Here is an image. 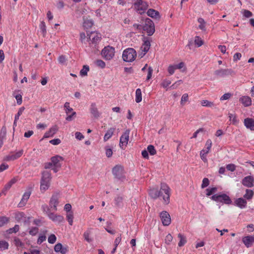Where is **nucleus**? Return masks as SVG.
Listing matches in <instances>:
<instances>
[{"mask_svg":"<svg viewBox=\"0 0 254 254\" xmlns=\"http://www.w3.org/2000/svg\"><path fill=\"white\" fill-rule=\"evenodd\" d=\"M25 108L23 107H21L18 111L17 114L15 116V121H17L19 120V117L22 114Z\"/></svg>","mask_w":254,"mask_h":254,"instance_id":"obj_58","label":"nucleus"},{"mask_svg":"<svg viewBox=\"0 0 254 254\" xmlns=\"http://www.w3.org/2000/svg\"><path fill=\"white\" fill-rule=\"evenodd\" d=\"M13 243L15 246L17 247H22L24 246V243L20 239L17 237H15L14 238Z\"/></svg>","mask_w":254,"mask_h":254,"instance_id":"obj_42","label":"nucleus"},{"mask_svg":"<svg viewBox=\"0 0 254 254\" xmlns=\"http://www.w3.org/2000/svg\"><path fill=\"white\" fill-rule=\"evenodd\" d=\"M39 27H40V29L41 30V32H42L43 35L44 36L45 35L47 31H46V24H45V22L43 21H42L40 22Z\"/></svg>","mask_w":254,"mask_h":254,"instance_id":"obj_46","label":"nucleus"},{"mask_svg":"<svg viewBox=\"0 0 254 254\" xmlns=\"http://www.w3.org/2000/svg\"><path fill=\"white\" fill-rule=\"evenodd\" d=\"M242 13L243 16L246 18H249L253 15L252 12L248 10H244Z\"/></svg>","mask_w":254,"mask_h":254,"instance_id":"obj_63","label":"nucleus"},{"mask_svg":"<svg viewBox=\"0 0 254 254\" xmlns=\"http://www.w3.org/2000/svg\"><path fill=\"white\" fill-rule=\"evenodd\" d=\"M115 130V128L111 127L107 130L104 136V141L105 142L108 140L113 136Z\"/></svg>","mask_w":254,"mask_h":254,"instance_id":"obj_25","label":"nucleus"},{"mask_svg":"<svg viewBox=\"0 0 254 254\" xmlns=\"http://www.w3.org/2000/svg\"><path fill=\"white\" fill-rule=\"evenodd\" d=\"M112 173L114 177L119 180L123 181L126 179L125 170L123 166L116 165L112 170Z\"/></svg>","mask_w":254,"mask_h":254,"instance_id":"obj_6","label":"nucleus"},{"mask_svg":"<svg viewBox=\"0 0 254 254\" xmlns=\"http://www.w3.org/2000/svg\"><path fill=\"white\" fill-rule=\"evenodd\" d=\"M232 96L231 93H226L223 94L220 98V101H224L229 99Z\"/></svg>","mask_w":254,"mask_h":254,"instance_id":"obj_51","label":"nucleus"},{"mask_svg":"<svg viewBox=\"0 0 254 254\" xmlns=\"http://www.w3.org/2000/svg\"><path fill=\"white\" fill-rule=\"evenodd\" d=\"M130 130H126L120 137L119 145L120 147L124 149L127 146L129 140Z\"/></svg>","mask_w":254,"mask_h":254,"instance_id":"obj_10","label":"nucleus"},{"mask_svg":"<svg viewBox=\"0 0 254 254\" xmlns=\"http://www.w3.org/2000/svg\"><path fill=\"white\" fill-rule=\"evenodd\" d=\"M189 101V96L187 93L184 94L181 98V105L182 106H184L186 103Z\"/></svg>","mask_w":254,"mask_h":254,"instance_id":"obj_43","label":"nucleus"},{"mask_svg":"<svg viewBox=\"0 0 254 254\" xmlns=\"http://www.w3.org/2000/svg\"><path fill=\"white\" fill-rule=\"evenodd\" d=\"M38 228L34 227L30 229L29 233L32 236H35L38 233Z\"/></svg>","mask_w":254,"mask_h":254,"instance_id":"obj_54","label":"nucleus"},{"mask_svg":"<svg viewBox=\"0 0 254 254\" xmlns=\"http://www.w3.org/2000/svg\"><path fill=\"white\" fill-rule=\"evenodd\" d=\"M201 105L204 107H213L214 106L213 102H210L207 100H203L201 101Z\"/></svg>","mask_w":254,"mask_h":254,"instance_id":"obj_38","label":"nucleus"},{"mask_svg":"<svg viewBox=\"0 0 254 254\" xmlns=\"http://www.w3.org/2000/svg\"><path fill=\"white\" fill-rule=\"evenodd\" d=\"M217 190V188L216 187L209 188L206 190V195L207 196H210L216 192Z\"/></svg>","mask_w":254,"mask_h":254,"instance_id":"obj_41","label":"nucleus"},{"mask_svg":"<svg viewBox=\"0 0 254 254\" xmlns=\"http://www.w3.org/2000/svg\"><path fill=\"white\" fill-rule=\"evenodd\" d=\"M9 218L5 216L0 217V227L3 226L4 224L8 223Z\"/></svg>","mask_w":254,"mask_h":254,"instance_id":"obj_48","label":"nucleus"},{"mask_svg":"<svg viewBox=\"0 0 254 254\" xmlns=\"http://www.w3.org/2000/svg\"><path fill=\"white\" fill-rule=\"evenodd\" d=\"M90 234L91 229H88L83 234V237L85 240L88 243H90L92 241V239L90 237Z\"/></svg>","mask_w":254,"mask_h":254,"instance_id":"obj_34","label":"nucleus"},{"mask_svg":"<svg viewBox=\"0 0 254 254\" xmlns=\"http://www.w3.org/2000/svg\"><path fill=\"white\" fill-rule=\"evenodd\" d=\"M19 226L18 225H15L13 228H10L7 230V232L9 234L12 233H16L19 231Z\"/></svg>","mask_w":254,"mask_h":254,"instance_id":"obj_52","label":"nucleus"},{"mask_svg":"<svg viewBox=\"0 0 254 254\" xmlns=\"http://www.w3.org/2000/svg\"><path fill=\"white\" fill-rule=\"evenodd\" d=\"M173 240V236L170 234H168L167 235V236L165 237V243L169 245L171 244V242Z\"/></svg>","mask_w":254,"mask_h":254,"instance_id":"obj_53","label":"nucleus"},{"mask_svg":"<svg viewBox=\"0 0 254 254\" xmlns=\"http://www.w3.org/2000/svg\"><path fill=\"white\" fill-rule=\"evenodd\" d=\"M143 30L146 31L148 36H151L155 32V26L153 22L149 18H146L143 26Z\"/></svg>","mask_w":254,"mask_h":254,"instance_id":"obj_7","label":"nucleus"},{"mask_svg":"<svg viewBox=\"0 0 254 254\" xmlns=\"http://www.w3.org/2000/svg\"><path fill=\"white\" fill-rule=\"evenodd\" d=\"M171 83V81L170 80L165 79L163 80L161 85L163 88H167Z\"/></svg>","mask_w":254,"mask_h":254,"instance_id":"obj_56","label":"nucleus"},{"mask_svg":"<svg viewBox=\"0 0 254 254\" xmlns=\"http://www.w3.org/2000/svg\"><path fill=\"white\" fill-rule=\"evenodd\" d=\"M115 203L117 206H121L123 203V197L121 195H117L115 198Z\"/></svg>","mask_w":254,"mask_h":254,"instance_id":"obj_39","label":"nucleus"},{"mask_svg":"<svg viewBox=\"0 0 254 254\" xmlns=\"http://www.w3.org/2000/svg\"><path fill=\"white\" fill-rule=\"evenodd\" d=\"M17 180L16 178L12 179L4 186L2 191V193H5L11 188V187L16 182Z\"/></svg>","mask_w":254,"mask_h":254,"instance_id":"obj_27","label":"nucleus"},{"mask_svg":"<svg viewBox=\"0 0 254 254\" xmlns=\"http://www.w3.org/2000/svg\"><path fill=\"white\" fill-rule=\"evenodd\" d=\"M148 6L147 2L142 0H135L134 2V9L140 14L144 13Z\"/></svg>","mask_w":254,"mask_h":254,"instance_id":"obj_8","label":"nucleus"},{"mask_svg":"<svg viewBox=\"0 0 254 254\" xmlns=\"http://www.w3.org/2000/svg\"><path fill=\"white\" fill-rule=\"evenodd\" d=\"M90 112L93 115V116L97 118L99 117L100 114L98 112V110L96 107V105L95 103H92L90 107Z\"/></svg>","mask_w":254,"mask_h":254,"instance_id":"obj_29","label":"nucleus"},{"mask_svg":"<svg viewBox=\"0 0 254 254\" xmlns=\"http://www.w3.org/2000/svg\"><path fill=\"white\" fill-rule=\"evenodd\" d=\"M254 179L252 176L245 177L242 181V184L248 188H252L254 186Z\"/></svg>","mask_w":254,"mask_h":254,"instance_id":"obj_17","label":"nucleus"},{"mask_svg":"<svg viewBox=\"0 0 254 254\" xmlns=\"http://www.w3.org/2000/svg\"><path fill=\"white\" fill-rule=\"evenodd\" d=\"M46 240V237L44 235H40L38 240H37V244H41L43 242L45 241Z\"/></svg>","mask_w":254,"mask_h":254,"instance_id":"obj_60","label":"nucleus"},{"mask_svg":"<svg viewBox=\"0 0 254 254\" xmlns=\"http://www.w3.org/2000/svg\"><path fill=\"white\" fill-rule=\"evenodd\" d=\"M147 149L148 152H149L151 155H154L156 153V151L154 148V146L152 145H148L147 146Z\"/></svg>","mask_w":254,"mask_h":254,"instance_id":"obj_47","label":"nucleus"},{"mask_svg":"<svg viewBox=\"0 0 254 254\" xmlns=\"http://www.w3.org/2000/svg\"><path fill=\"white\" fill-rule=\"evenodd\" d=\"M254 195V192L253 190L247 189L246 190V192L243 196V198L246 200H251Z\"/></svg>","mask_w":254,"mask_h":254,"instance_id":"obj_30","label":"nucleus"},{"mask_svg":"<svg viewBox=\"0 0 254 254\" xmlns=\"http://www.w3.org/2000/svg\"><path fill=\"white\" fill-rule=\"evenodd\" d=\"M242 240L247 248L251 247L254 244V235L243 237Z\"/></svg>","mask_w":254,"mask_h":254,"instance_id":"obj_13","label":"nucleus"},{"mask_svg":"<svg viewBox=\"0 0 254 254\" xmlns=\"http://www.w3.org/2000/svg\"><path fill=\"white\" fill-rule=\"evenodd\" d=\"M23 153V150L21 149L15 153H11L10 154L6 156L5 160L6 161H13L20 158Z\"/></svg>","mask_w":254,"mask_h":254,"instance_id":"obj_15","label":"nucleus"},{"mask_svg":"<svg viewBox=\"0 0 254 254\" xmlns=\"http://www.w3.org/2000/svg\"><path fill=\"white\" fill-rule=\"evenodd\" d=\"M59 197L58 195H53L51 197L49 205L51 208L54 211L57 210V206L59 204Z\"/></svg>","mask_w":254,"mask_h":254,"instance_id":"obj_16","label":"nucleus"},{"mask_svg":"<svg viewBox=\"0 0 254 254\" xmlns=\"http://www.w3.org/2000/svg\"><path fill=\"white\" fill-rule=\"evenodd\" d=\"M209 185V181L208 179L205 178L203 179L202 184H201V188L203 189L207 187Z\"/></svg>","mask_w":254,"mask_h":254,"instance_id":"obj_59","label":"nucleus"},{"mask_svg":"<svg viewBox=\"0 0 254 254\" xmlns=\"http://www.w3.org/2000/svg\"><path fill=\"white\" fill-rule=\"evenodd\" d=\"M83 26L86 29L91 28L93 25V21L91 19L83 17Z\"/></svg>","mask_w":254,"mask_h":254,"instance_id":"obj_26","label":"nucleus"},{"mask_svg":"<svg viewBox=\"0 0 254 254\" xmlns=\"http://www.w3.org/2000/svg\"><path fill=\"white\" fill-rule=\"evenodd\" d=\"M176 67L175 65H170L168 67V71L170 75H172L174 73Z\"/></svg>","mask_w":254,"mask_h":254,"instance_id":"obj_55","label":"nucleus"},{"mask_svg":"<svg viewBox=\"0 0 254 254\" xmlns=\"http://www.w3.org/2000/svg\"><path fill=\"white\" fill-rule=\"evenodd\" d=\"M59 63L63 65H66L67 64V59L65 56L61 55L58 57Z\"/></svg>","mask_w":254,"mask_h":254,"instance_id":"obj_35","label":"nucleus"},{"mask_svg":"<svg viewBox=\"0 0 254 254\" xmlns=\"http://www.w3.org/2000/svg\"><path fill=\"white\" fill-rule=\"evenodd\" d=\"M76 112H72V113H70V114H69L68 115H67V117L66 118V120L67 121H72L74 117L76 116Z\"/></svg>","mask_w":254,"mask_h":254,"instance_id":"obj_57","label":"nucleus"},{"mask_svg":"<svg viewBox=\"0 0 254 254\" xmlns=\"http://www.w3.org/2000/svg\"><path fill=\"white\" fill-rule=\"evenodd\" d=\"M229 118L231 124L236 125L239 123V120L237 119V116L235 114L229 113L228 114Z\"/></svg>","mask_w":254,"mask_h":254,"instance_id":"obj_32","label":"nucleus"},{"mask_svg":"<svg viewBox=\"0 0 254 254\" xmlns=\"http://www.w3.org/2000/svg\"><path fill=\"white\" fill-rule=\"evenodd\" d=\"M160 217L164 226H168L170 224L171 222V217L167 211L161 212L160 214Z\"/></svg>","mask_w":254,"mask_h":254,"instance_id":"obj_11","label":"nucleus"},{"mask_svg":"<svg viewBox=\"0 0 254 254\" xmlns=\"http://www.w3.org/2000/svg\"><path fill=\"white\" fill-rule=\"evenodd\" d=\"M106 155L107 157H111L113 154L112 149L109 148L108 146L105 147Z\"/></svg>","mask_w":254,"mask_h":254,"instance_id":"obj_62","label":"nucleus"},{"mask_svg":"<svg viewBox=\"0 0 254 254\" xmlns=\"http://www.w3.org/2000/svg\"><path fill=\"white\" fill-rule=\"evenodd\" d=\"M63 159L62 157L56 155L51 158V163L54 166L61 167V165L59 164V162Z\"/></svg>","mask_w":254,"mask_h":254,"instance_id":"obj_23","label":"nucleus"},{"mask_svg":"<svg viewBox=\"0 0 254 254\" xmlns=\"http://www.w3.org/2000/svg\"><path fill=\"white\" fill-rule=\"evenodd\" d=\"M40 250L37 249H30L29 251V254H40Z\"/></svg>","mask_w":254,"mask_h":254,"instance_id":"obj_64","label":"nucleus"},{"mask_svg":"<svg viewBox=\"0 0 254 254\" xmlns=\"http://www.w3.org/2000/svg\"><path fill=\"white\" fill-rule=\"evenodd\" d=\"M211 199L215 201L221 202L225 204H231L232 201L230 197L225 193L214 194L210 197Z\"/></svg>","mask_w":254,"mask_h":254,"instance_id":"obj_3","label":"nucleus"},{"mask_svg":"<svg viewBox=\"0 0 254 254\" xmlns=\"http://www.w3.org/2000/svg\"><path fill=\"white\" fill-rule=\"evenodd\" d=\"M96 64L98 66L102 68H104L106 66L105 63L101 60H97L96 62Z\"/></svg>","mask_w":254,"mask_h":254,"instance_id":"obj_61","label":"nucleus"},{"mask_svg":"<svg viewBox=\"0 0 254 254\" xmlns=\"http://www.w3.org/2000/svg\"><path fill=\"white\" fill-rule=\"evenodd\" d=\"M31 191L28 190L24 192L23 194L22 199L20 202L18 203V206L19 207H23L27 203V200L29 198V197L31 195Z\"/></svg>","mask_w":254,"mask_h":254,"instance_id":"obj_19","label":"nucleus"},{"mask_svg":"<svg viewBox=\"0 0 254 254\" xmlns=\"http://www.w3.org/2000/svg\"><path fill=\"white\" fill-rule=\"evenodd\" d=\"M89 40L93 44L97 43L100 41L101 35L96 32H91L88 34Z\"/></svg>","mask_w":254,"mask_h":254,"instance_id":"obj_14","label":"nucleus"},{"mask_svg":"<svg viewBox=\"0 0 254 254\" xmlns=\"http://www.w3.org/2000/svg\"><path fill=\"white\" fill-rule=\"evenodd\" d=\"M239 101L245 107H248L252 105L251 98L248 96L241 97Z\"/></svg>","mask_w":254,"mask_h":254,"instance_id":"obj_22","label":"nucleus"},{"mask_svg":"<svg viewBox=\"0 0 254 254\" xmlns=\"http://www.w3.org/2000/svg\"><path fill=\"white\" fill-rule=\"evenodd\" d=\"M136 56L135 51L132 48H128L124 51L123 59L126 62L133 61Z\"/></svg>","mask_w":254,"mask_h":254,"instance_id":"obj_4","label":"nucleus"},{"mask_svg":"<svg viewBox=\"0 0 254 254\" xmlns=\"http://www.w3.org/2000/svg\"><path fill=\"white\" fill-rule=\"evenodd\" d=\"M102 55L106 60H110L114 57L115 49L112 47H105L102 51Z\"/></svg>","mask_w":254,"mask_h":254,"instance_id":"obj_9","label":"nucleus"},{"mask_svg":"<svg viewBox=\"0 0 254 254\" xmlns=\"http://www.w3.org/2000/svg\"><path fill=\"white\" fill-rule=\"evenodd\" d=\"M135 100L138 103L142 101V93L140 88H137L136 90Z\"/></svg>","mask_w":254,"mask_h":254,"instance_id":"obj_33","label":"nucleus"},{"mask_svg":"<svg viewBox=\"0 0 254 254\" xmlns=\"http://www.w3.org/2000/svg\"><path fill=\"white\" fill-rule=\"evenodd\" d=\"M194 44L197 47H199L203 44V42L200 37L195 36L194 38Z\"/></svg>","mask_w":254,"mask_h":254,"instance_id":"obj_44","label":"nucleus"},{"mask_svg":"<svg viewBox=\"0 0 254 254\" xmlns=\"http://www.w3.org/2000/svg\"><path fill=\"white\" fill-rule=\"evenodd\" d=\"M150 47V42L148 40H145L141 47V50L143 52V55H144L149 50Z\"/></svg>","mask_w":254,"mask_h":254,"instance_id":"obj_24","label":"nucleus"},{"mask_svg":"<svg viewBox=\"0 0 254 254\" xmlns=\"http://www.w3.org/2000/svg\"><path fill=\"white\" fill-rule=\"evenodd\" d=\"M149 194L153 199L162 196L164 202L166 204L170 202V189L166 184H161L160 190L156 188L150 189Z\"/></svg>","mask_w":254,"mask_h":254,"instance_id":"obj_1","label":"nucleus"},{"mask_svg":"<svg viewBox=\"0 0 254 254\" xmlns=\"http://www.w3.org/2000/svg\"><path fill=\"white\" fill-rule=\"evenodd\" d=\"M8 243L5 241H0V251H3L8 249Z\"/></svg>","mask_w":254,"mask_h":254,"instance_id":"obj_40","label":"nucleus"},{"mask_svg":"<svg viewBox=\"0 0 254 254\" xmlns=\"http://www.w3.org/2000/svg\"><path fill=\"white\" fill-rule=\"evenodd\" d=\"M178 237L180 240L178 246L182 247L184 246L187 242L186 237L184 234L179 233L178 235Z\"/></svg>","mask_w":254,"mask_h":254,"instance_id":"obj_28","label":"nucleus"},{"mask_svg":"<svg viewBox=\"0 0 254 254\" xmlns=\"http://www.w3.org/2000/svg\"><path fill=\"white\" fill-rule=\"evenodd\" d=\"M147 15L152 17L157 18L159 17V13L157 11L153 9H149L148 10L147 12Z\"/></svg>","mask_w":254,"mask_h":254,"instance_id":"obj_31","label":"nucleus"},{"mask_svg":"<svg viewBox=\"0 0 254 254\" xmlns=\"http://www.w3.org/2000/svg\"><path fill=\"white\" fill-rule=\"evenodd\" d=\"M51 178V174L49 171L46 170L43 171L40 184V190L41 191L44 192L49 189L50 186Z\"/></svg>","mask_w":254,"mask_h":254,"instance_id":"obj_2","label":"nucleus"},{"mask_svg":"<svg viewBox=\"0 0 254 254\" xmlns=\"http://www.w3.org/2000/svg\"><path fill=\"white\" fill-rule=\"evenodd\" d=\"M198 22L199 23V28L202 30H205V22L204 19L202 18L198 19Z\"/></svg>","mask_w":254,"mask_h":254,"instance_id":"obj_45","label":"nucleus"},{"mask_svg":"<svg viewBox=\"0 0 254 254\" xmlns=\"http://www.w3.org/2000/svg\"><path fill=\"white\" fill-rule=\"evenodd\" d=\"M234 204L240 208L243 209L246 207L247 202L243 197H239L235 199Z\"/></svg>","mask_w":254,"mask_h":254,"instance_id":"obj_18","label":"nucleus"},{"mask_svg":"<svg viewBox=\"0 0 254 254\" xmlns=\"http://www.w3.org/2000/svg\"><path fill=\"white\" fill-rule=\"evenodd\" d=\"M45 207L46 208L47 210H46L43 206L44 211L46 212V214L50 220H51L54 223L58 224L63 222L64 218L63 216L51 212L49 207L47 206H46Z\"/></svg>","mask_w":254,"mask_h":254,"instance_id":"obj_5","label":"nucleus"},{"mask_svg":"<svg viewBox=\"0 0 254 254\" xmlns=\"http://www.w3.org/2000/svg\"><path fill=\"white\" fill-rule=\"evenodd\" d=\"M89 70V67L88 65H83L82 68L80 71V74L81 76H85L87 75V73Z\"/></svg>","mask_w":254,"mask_h":254,"instance_id":"obj_37","label":"nucleus"},{"mask_svg":"<svg viewBox=\"0 0 254 254\" xmlns=\"http://www.w3.org/2000/svg\"><path fill=\"white\" fill-rule=\"evenodd\" d=\"M3 131V135L1 134L2 132H1V134L0 135V148L1 147V146L3 145V139L6 133V129L5 127H3L1 129V132Z\"/></svg>","mask_w":254,"mask_h":254,"instance_id":"obj_49","label":"nucleus"},{"mask_svg":"<svg viewBox=\"0 0 254 254\" xmlns=\"http://www.w3.org/2000/svg\"><path fill=\"white\" fill-rule=\"evenodd\" d=\"M66 218L69 225L72 226L73 222V212H69L66 213Z\"/></svg>","mask_w":254,"mask_h":254,"instance_id":"obj_36","label":"nucleus"},{"mask_svg":"<svg viewBox=\"0 0 254 254\" xmlns=\"http://www.w3.org/2000/svg\"><path fill=\"white\" fill-rule=\"evenodd\" d=\"M58 131V127L57 126H54L51 127L47 131H46L43 136V138L51 137Z\"/></svg>","mask_w":254,"mask_h":254,"instance_id":"obj_21","label":"nucleus"},{"mask_svg":"<svg viewBox=\"0 0 254 254\" xmlns=\"http://www.w3.org/2000/svg\"><path fill=\"white\" fill-rule=\"evenodd\" d=\"M234 71L231 69H220L215 71V74L220 77L234 74Z\"/></svg>","mask_w":254,"mask_h":254,"instance_id":"obj_12","label":"nucleus"},{"mask_svg":"<svg viewBox=\"0 0 254 254\" xmlns=\"http://www.w3.org/2000/svg\"><path fill=\"white\" fill-rule=\"evenodd\" d=\"M244 124L246 127L251 130L254 131V119L247 118L244 119Z\"/></svg>","mask_w":254,"mask_h":254,"instance_id":"obj_20","label":"nucleus"},{"mask_svg":"<svg viewBox=\"0 0 254 254\" xmlns=\"http://www.w3.org/2000/svg\"><path fill=\"white\" fill-rule=\"evenodd\" d=\"M57 240V237L54 234H51L48 238V241L49 243L53 244Z\"/></svg>","mask_w":254,"mask_h":254,"instance_id":"obj_50","label":"nucleus"}]
</instances>
